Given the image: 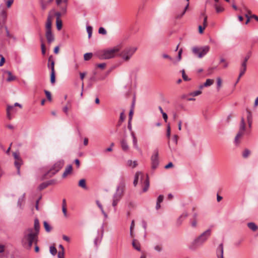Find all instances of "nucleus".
<instances>
[{
	"label": "nucleus",
	"mask_w": 258,
	"mask_h": 258,
	"mask_svg": "<svg viewBox=\"0 0 258 258\" xmlns=\"http://www.w3.org/2000/svg\"><path fill=\"white\" fill-rule=\"evenodd\" d=\"M38 241V236L33 234V229L29 228L25 229L23 233L21 240L22 246L26 249H30L33 243L36 244Z\"/></svg>",
	"instance_id": "1"
},
{
	"label": "nucleus",
	"mask_w": 258,
	"mask_h": 258,
	"mask_svg": "<svg viewBox=\"0 0 258 258\" xmlns=\"http://www.w3.org/2000/svg\"><path fill=\"white\" fill-rule=\"evenodd\" d=\"M211 234V230L208 229L197 237L191 243L189 248L195 249L202 246L208 239Z\"/></svg>",
	"instance_id": "2"
},
{
	"label": "nucleus",
	"mask_w": 258,
	"mask_h": 258,
	"mask_svg": "<svg viewBox=\"0 0 258 258\" xmlns=\"http://www.w3.org/2000/svg\"><path fill=\"white\" fill-rule=\"evenodd\" d=\"M125 187V182L124 181H121L119 183L118 186H117L115 193L113 195L112 204L113 207H115L117 205L118 202L122 198L123 195Z\"/></svg>",
	"instance_id": "3"
},
{
	"label": "nucleus",
	"mask_w": 258,
	"mask_h": 258,
	"mask_svg": "<svg viewBox=\"0 0 258 258\" xmlns=\"http://www.w3.org/2000/svg\"><path fill=\"white\" fill-rule=\"evenodd\" d=\"M120 51V47L116 46L111 49H105L101 53L99 54L98 57L100 59H110L117 56V52Z\"/></svg>",
	"instance_id": "4"
},
{
	"label": "nucleus",
	"mask_w": 258,
	"mask_h": 258,
	"mask_svg": "<svg viewBox=\"0 0 258 258\" xmlns=\"http://www.w3.org/2000/svg\"><path fill=\"white\" fill-rule=\"evenodd\" d=\"M137 50L136 47H125L121 52L117 54V56L120 57L124 61H128Z\"/></svg>",
	"instance_id": "5"
},
{
	"label": "nucleus",
	"mask_w": 258,
	"mask_h": 258,
	"mask_svg": "<svg viewBox=\"0 0 258 258\" xmlns=\"http://www.w3.org/2000/svg\"><path fill=\"white\" fill-rule=\"evenodd\" d=\"M64 163V162L63 160H60L57 161L50 169L44 174V177L46 178L53 176L63 167Z\"/></svg>",
	"instance_id": "6"
},
{
	"label": "nucleus",
	"mask_w": 258,
	"mask_h": 258,
	"mask_svg": "<svg viewBox=\"0 0 258 258\" xmlns=\"http://www.w3.org/2000/svg\"><path fill=\"white\" fill-rule=\"evenodd\" d=\"M210 50L209 46H204L199 48L198 47H194L192 49V53L197 55L199 58H202L205 56Z\"/></svg>",
	"instance_id": "7"
},
{
	"label": "nucleus",
	"mask_w": 258,
	"mask_h": 258,
	"mask_svg": "<svg viewBox=\"0 0 258 258\" xmlns=\"http://www.w3.org/2000/svg\"><path fill=\"white\" fill-rule=\"evenodd\" d=\"M158 150L156 149L153 151V154L151 157L152 168L155 169L157 168L159 165V158H158Z\"/></svg>",
	"instance_id": "8"
},
{
	"label": "nucleus",
	"mask_w": 258,
	"mask_h": 258,
	"mask_svg": "<svg viewBox=\"0 0 258 258\" xmlns=\"http://www.w3.org/2000/svg\"><path fill=\"white\" fill-rule=\"evenodd\" d=\"M7 18V13L5 10L3 9L0 10V30L6 26L5 25Z\"/></svg>",
	"instance_id": "9"
},
{
	"label": "nucleus",
	"mask_w": 258,
	"mask_h": 258,
	"mask_svg": "<svg viewBox=\"0 0 258 258\" xmlns=\"http://www.w3.org/2000/svg\"><path fill=\"white\" fill-rule=\"evenodd\" d=\"M223 253H224V247H223V243H220L219 246L217 247L216 249V254L218 258H224L223 257Z\"/></svg>",
	"instance_id": "10"
},
{
	"label": "nucleus",
	"mask_w": 258,
	"mask_h": 258,
	"mask_svg": "<svg viewBox=\"0 0 258 258\" xmlns=\"http://www.w3.org/2000/svg\"><path fill=\"white\" fill-rule=\"evenodd\" d=\"M39 229H40L39 222L38 219L37 218H36L34 220L33 234H36V235L38 236V234L39 233Z\"/></svg>",
	"instance_id": "11"
},
{
	"label": "nucleus",
	"mask_w": 258,
	"mask_h": 258,
	"mask_svg": "<svg viewBox=\"0 0 258 258\" xmlns=\"http://www.w3.org/2000/svg\"><path fill=\"white\" fill-rule=\"evenodd\" d=\"M46 38L48 43H51L54 40V37L52 31H46Z\"/></svg>",
	"instance_id": "12"
},
{
	"label": "nucleus",
	"mask_w": 258,
	"mask_h": 258,
	"mask_svg": "<svg viewBox=\"0 0 258 258\" xmlns=\"http://www.w3.org/2000/svg\"><path fill=\"white\" fill-rule=\"evenodd\" d=\"M51 26H52V22H51V16L49 15L47 18V21L46 23V31H51Z\"/></svg>",
	"instance_id": "13"
},
{
	"label": "nucleus",
	"mask_w": 258,
	"mask_h": 258,
	"mask_svg": "<svg viewBox=\"0 0 258 258\" xmlns=\"http://www.w3.org/2000/svg\"><path fill=\"white\" fill-rule=\"evenodd\" d=\"M120 145L121 149L123 151L127 152L128 150L129 147L125 139H123L120 141Z\"/></svg>",
	"instance_id": "14"
},
{
	"label": "nucleus",
	"mask_w": 258,
	"mask_h": 258,
	"mask_svg": "<svg viewBox=\"0 0 258 258\" xmlns=\"http://www.w3.org/2000/svg\"><path fill=\"white\" fill-rule=\"evenodd\" d=\"M72 170H73V167H72V165L70 164L69 165L67 166V167H66L64 172L63 173L62 175V178H65L66 177V176L72 173Z\"/></svg>",
	"instance_id": "15"
},
{
	"label": "nucleus",
	"mask_w": 258,
	"mask_h": 258,
	"mask_svg": "<svg viewBox=\"0 0 258 258\" xmlns=\"http://www.w3.org/2000/svg\"><path fill=\"white\" fill-rule=\"evenodd\" d=\"M52 59V56L51 55L48 58V62H50V64H49L48 63V65H47V67L48 68H50L51 71H55V70H54V64H55V62H54V61L53 59Z\"/></svg>",
	"instance_id": "16"
},
{
	"label": "nucleus",
	"mask_w": 258,
	"mask_h": 258,
	"mask_svg": "<svg viewBox=\"0 0 258 258\" xmlns=\"http://www.w3.org/2000/svg\"><path fill=\"white\" fill-rule=\"evenodd\" d=\"M5 73L7 74L8 75V77L7 79V82H11L16 79V77L15 76H13L10 71H5Z\"/></svg>",
	"instance_id": "17"
},
{
	"label": "nucleus",
	"mask_w": 258,
	"mask_h": 258,
	"mask_svg": "<svg viewBox=\"0 0 258 258\" xmlns=\"http://www.w3.org/2000/svg\"><path fill=\"white\" fill-rule=\"evenodd\" d=\"M144 183H145V185L143 188V191L146 192L148 190L149 187V185H150L149 179V177H148V175H146V178L144 181Z\"/></svg>",
	"instance_id": "18"
},
{
	"label": "nucleus",
	"mask_w": 258,
	"mask_h": 258,
	"mask_svg": "<svg viewBox=\"0 0 258 258\" xmlns=\"http://www.w3.org/2000/svg\"><path fill=\"white\" fill-rule=\"evenodd\" d=\"M19 160H15L14 162V164L17 169V173L18 174H20V169L21 165L22 164V159H19Z\"/></svg>",
	"instance_id": "19"
},
{
	"label": "nucleus",
	"mask_w": 258,
	"mask_h": 258,
	"mask_svg": "<svg viewBox=\"0 0 258 258\" xmlns=\"http://www.w3.org/2000/svg\"><path fill=\"white\" fill-rule=\"evenodd\" d=\"M247 227L253 231H255L258 229V226L253 222H249L247 223Z\"/></svg>",
	"instance_id": "20"
},
{
	"label": "nucleus",
	"mask_w": 258,
	"mask_h": 258,
	"mask_svg": "<svg viewBox=\"0 0 258 258\" xmlns=\"http://www.w3.org/2000/svg\"><path fill=\"white\" fill-rule=\"evenodd\" d=\"M246 70V64H241L240 70V73L239 75V79H240V78L245 74Z\"/></svg>",
	"instance_id": "21"
},
{
	"label": "nucleus",
	"mask_w": 258,
	"mask_h": 258,
	"mask_svg": "<svg viewBox=\"0 0 258 258\" xmlns=\"http://www.w3.org/2000/svg\"><path fill=\"white\" fill-rule=\"evenodd\" d=\"M246 126L244 118L242 117L241 119L239 131L244 132L245 130Z\"/></svg>",
	"instance_id": "22"
},
{
	"label": "nucleus",
	"mask_w": 258,
	"mask_h": 258,
	"mask_svg": "<svg viewBox=\"0 0 258 258\" xmlns=\"http://www.w3.org/2000/svg\"><path fill=\"white\" fill-rule=\"evenodd\" d=\"M78 186L84 189H87V187L86 183V180L84 178L80 179L78 182Z\"/></svg>",
	"instance_id": "23"
},
{
	"label": "nucleus",
	"mask_w": 258,
	"mask_h": 258,
	"mask_svg": "<svg viewBox=\"0 0 258 258\" xmlns=\"http://www.w3.org/2000/svg\"><path fill=\"white\" fill-rule=\"evenodd\" d=\"M43 226L46 232H50L52 230V227L46 221L43 222Z\"/></svg>",
	"instance_id": "24"
},
{
	"label": "nucleus",
	"mask_w": 258,
	"mask_h": 258,
	"mask_svg": "<svg viewBox=\"0 0 258 258\" xmlns=\"http://www.w3.org/2000/svg\"><path fill=\"white\" fill-rule=\"evenodd\" d=\"M132 245L133 247L138 251L141 250L140 248V244L136 241V240L134 239L132 242Z\"/></svg>",
	"instance_id": "25"
},
{
	"label": "nucleus",
	"mask_w": 258,
	"mask_h": 258,
	"mask_svg": "<svg viewBox=\"0 0 258 258\" xmlns=\"http://www.w3.org/2000/svg\"><path fill=\"white\" fill-rule=\"evenodd\" d=\"M134 105H135V99H134V100L133 101V103L132 104V108L130 110V111L129 112V114H128V120H130V121H132V119L133 118V115L134 113L133 108L134 107Z\"/></svg>",
	"instance_id": "26"
},
{
	"label": "nucleus",
	"mask_w": 258,
	"mask_h": 258,
	"mask_svg": "<svg viewBox=\"0 0 258 258\" xmlns=\"http://www.w3.org/2000/svg\"><path fill=\"white\" fill-rule=\"evenodd\" d=\"M214 7L215 8L216 11L217 13L222 12L224 10V8H223L222 7H221L220 6H219L217 4H215L214 5Z\"/></svg>",
	"instance_id": "27"
},
{
	"label": "nucleus",
	"mask_w": 258,
	"mask_h": 258,
	"mask_svg": "<svg viewBox=\"0 0 258 258\" xmlns=\"http://www.w3.org/2000/svg\"><path fill=\"white\" fill-rule=\"evenodd\" d=\"M214 83V80L210 79L206 80V82L203 84V86H205V87L210 86Z\"/></svg>",
	"instance_id": "28"
},
{
	"label": "nucleus",
	"mask_w": 258,
	"mask_h": 258,
	"mask_svg": "<svg viewBox=\"0 0 258 258\" xmlns=\"http://www.w3.org/2000/svg\"><path fill=\"white\" fill-rule=\"evenodd\" d=\"M127 163L128 166H132L133 168H135L138 165L136 161H132L131 160H128Z\"/></svg>",
	"instance_id": "29"
},
{
	"label": "nucleus",
	"mask_w": 258,
	"mask_h": 258,
	"mask_svg": "<svg viewBox=\"0 0 258 258\" xmlns=\"http://www.w3.org/2000/svg\"><path fill=\"white\" fill-rule=\"evenodd\" d=\"M50 77V82L52 84H53L55 82V71H51Z\"/></svg>",
	"instance_id": "30"
},
{
	"label": "nucleus",
	"mask_w": 258,
	"mask_h": 258,
	"mask_svg": "<svg viewBox=\"0 0 258 258\" xmlns=\"http://www.w3.org/2000/svg\"><path fill=\"white\" fill-rule=\"evenodd\" d=\"M243 135V132L241 131H239L237 134L236 136L235 137L234 139V142L236 144H237L239 143L238 139L240 137H241Z\"/></svg>",
	"instance_id": "31"
},
{
	"label": "nucleus",
	"mask_w": 258,
	"mask_h": 258,
	"mask_svg": "<svg viewBox=\"0 0 258 258\" xmlns=\"http://www.w3.org/2000/svg\"><path fill=\"white\" fill-rule=\"evenodd\" d=\"M49 251H50V253L52 255H55L57 252V249L56 248V247L53 246V245H52V246H50V247H49Z\"/></svg>",
	"instance_id": "32"
},
{
	"label": "nucleus",
	"mask_w": 258,
	"mask_h": 258,
	"mask_svg": "<svg viewBox=\"0 0 258 258\" xmlns=\"http://www.w3.org/2000/svg\"><path fill=\"white\" fill-rule=\"evenodd\" d=\"M93 56V54L91 52H87L84 54V59L85 60H90Z\"/></svg>",
	"instance_id": "33"
},
{
	"label": "nucleus",
	"mask_w": 258,
	"mask_h": 258,
	"mask_svg": "<svg viewBox=\"0 0 258 258\" xmlns=\"http://www.w3.org/2000/svg\"><path fill=\"white\" fill-rule=\"evenodd\" d=\"M56 29L58 30H60L62 28V21L61 20H56Z\"/></svg>",
	"instance_id": "34"
},
{
	"label": "nucleus",
	"mask_w": 258,
	"mask_h": 258,
	"mask_svg": "<svg viewBox=\"0 0 258 258\" xmlns=\"http://www.w3.org/2000/svg\"><path fill=\"white\" fill-rule=\"evenodd\" d=\"M140 174H141V172H137L135 174V178H134V182H133V184H134L135 186H136L137 185V184H138V180H139V175Z\"/></svg>",
	"instance_id": "35"
},
{
	"label": "nucleus",
	"mask_w": 258,
	"mask_h": 258,
	"mask_svg": "<svg viewBox=\"0 0 258 258\" xmlns=\"http://www.w3.org/2000/svg\"><path fill=\"white\" fill-rule=\"evenodd\" d=\"M251 54V52L250 51H248L247 55L245 56L244 60L241 64H246V63H247L248 60L249 59V58H250Z\"/></svg>",
	"instance_id": "36"
},
{
	"label": "nucleus",
	"mask_w": 258,
	"mask_h": 258,
	"mask_svg": "<svg viewBox=\"0 0 258 258\" xmlns=\"http://www.w3.org/2000/svg\"><path fill=\"white\" fill-rule=\"evenodd\" d=\"M25 194H24L21 197H20L18 200V206H19L20 208H21L22 203L24 201L25 199Z\"/></svg>",
	"instance_id": "37"
},
{
	"label": "nucleus",
	"mask_w": 258,
	"mask_h": 258,
	"mask_svg": "<svg viewBox=\"0 0 258 258\" xmlns=\"http://www.w3.org/2000/svg\"><path fill=\"white\" fill-rule=\"evenodd\" d=\"M250 154V151L247 149H245L242 153V157L244 158H247Z\"/></svg>",
	"instance_id": "38"
},
{
	"label": "nucleus",
	"mask_w": 258,
	"mask_h": 258,
	"mask_svg": "<svg viewBox=\"0 0 258 258\" xmlns=\"http://www.w3.org/2000/svg\"><path fill=\"white\" fill-rule=\"evenodd\" d=\"M44 92L46 95V97L47 100L49 101H51L52 100L51 93L46 90H44Z\"/></svg>",
	"instance_id": "39"
},
{
	"label": "nucleus",
	"mask_w": 258,
	"mask_h": 258,
	"mask_svg": "<svg viewBox=\"0 0 258 258\" xmlns=\"http://www.w3.org/2000/svg\"><path fill=\"white\" fill-rule=\"evenodd\" d=\"M86 29L87 33L88 34V38H90L92 36L93 28L91 26H88Z\"/></svg>",
	"instance_id": "40"
},
{
	"label": "nucleus",
	"mask_w": 258,
	"mask_h": 258,
	"mask_svg": "<svg viewBox=\"0 0 258 258\" xmlns=\"http://www.w3.org/2000/svg\"><path fill=\"white\" fill-rule=\"evenodd\" d=\"M48 186V184L46 182H44L41 183L39 185V189L40 190H43V189H45V188H46Z\"/></svg>",
	"instance_id": "41"
},
{
	"label": "nucleus",
	"mask_w": 258,
	"mask_h": 258,
	"mask_svg": "<svg viewBox=\"0 0 258 258\" xmlns=\"http://www.w3.org/2000/svg\"><path fill=\"white\" fill-rule=\"evenodd\" d=\"M181 72L182 73V77L184 81H188L190 80V79L188 78V77L186 75L185 71L183 69Z\"/></svg>",
	"instance_id": "42"
},
{
	"label": "nucleus",
	"mask_w": 258,
	"mask_h": 258,
	"mask_svg": "<svg viewBox=\"0 0 258 258\" xmlns=\"http://www.w3.org/2000/svg\"><path fill=\"white\" fill-rule=\"evenodd\" d=\"M189 6V4L187 3V5H186V6L185 7L184 9V10L183 11V12H182V13L180 15H177L176 16V18L177 19H179L181 17H182L185 14L186 10L187 9L188 7Z\"/></svg>",
	"instance_id": "43"
},
{
	"label": "nucleus",
	"mask_w": 258,
	"mask_h": 258,
	"mask_svg": "<svg viewBox=\"0 0 258 258\" xmlns=\"http://www.w3.org/2000/svg\"><path fill=\"white\" fill-rule=\"evenodd\" d=\"M40 2L41 9L43 10H45L46 9L48 4H46V2H44L43 1V0H40Z\"/></svg>",
	"instance_id": "44"
},
{
	"label": "nucleus",
	"mask_w": 258,
	"mask_h": 258,
	"mask_svg": "<svg viewBox=\"0 0 258 258\" xmlns=\"http://www.w3.org/2000/svg\"><path fill=\"white\" fill-rule=\"evenodd\" d=\"M202 93V91L200 90H197L194 92H192L189 94L190 96H192L193 97L198 96Z\"/></svg>",
	"instance_id": "45"
},
{
	"label": "nucleus",
	"mask_w": 258,
	"mask_h": 258,
	"mask_svg": "<svg viewBox=\"0 0 258 258\" xmlns=\"http://www.w3.org/2000/svg\"><path fill=\"white\" fill-rule=\"evenodd\" d=\"M60 9L61 11L62 14H65L67 11V5H66L64 6H60Z\"/></svg>",
	"instance_id": "46"
},
{
	"label": "nucleus",
	"mask_w": 258,
	"mask_h": 258,
	"mask_svg": "<svg viewBox=\"0 0 258 258\" xmlns=\"http://www.w3.org/2000/svg\"><path fill=\"white\" fill-rule=\"evenodd\" d=\"M98 32L99 34L105 35L107 33L106 30L103 27H100L99 28Z\"/></svg>",
	"instance_id": "47"
},
{
	"label": "nucleus",
	"mask_w": 258,
	"mask_h": 258,
	"mask_svg": "<svg viewBox=\"0 0 258 258\" xmlns=\"http://www.w3.org/2000/svg\"><path fill=\"white\" fill-rule=\"evenodd\" d=\"M246 111H247V121L252 120L251 112L248 109H246Z\"/></svg>",
	"instance_id": "48"
},
{
	"label": "nucleus",
	"mask_w": 258,
	"mask_h": 258,
	"mask_svg": "<svg viewBox=\"0 0 258 258\" xmlns=\"http://www.w3.org/2000/svg\"><path fill=\"white\" fill-rule=\"evenodd\" d=\"M221 84H222V80L219 77L217 79V84L218 90H219L220 88L221 87Z\"/></svg>",
	"instance_id": "49"
},
{
	"label": "nucleus",
	"mask_w": 258,
	"mask_h": 258,
	"mask_svg": "<svg viewBox=\"0 0 258 258\" xmlns=\"http://www.w3.org/2000/svg\"><path fill=\"white\" fill-rule=\"evenodd\" d=\"M124 119H125V116L124 114V111H123L120 114L119 122H120V123H122L124 121Z\"/></svg>",
	"instance_id": "50"
},
{
	"label": "nucleus",
	"mask_w": 258,
	"mask_h": 258,
	"mask_svg": "<svg viewBox=\"0 0 258 258\" xmlns=\"http://www.w3.org/2000/svg\"><path fill=\"white\" fill-rule=\"evenodd\" d=\"M166 136L168 138H169L170 137V124L169 123L167 124V126Z\"/></svg>",
	"instance_id": "51"
},
{
	"label": "nucleus",
	"mask_w": 258,
	"mask_h": 258,
	"mask_svg": "<svg viewBox=\"0 0 258 258\" xmlns=\"http://www.w3.org/2000/svg\"><path fill=\"white\" fill-rule=\"evenodd\" d=\"M163 199H164L163 195H159L157 198V203H162L163 201Z\"/></svg>",
	"instance_id": "52"
},
{
	"label": "nucleus",
	"mask_w": 258,
	"mask_h": 258,
	"mask_svg": "<svg viewBox=\"0 0 258 258\" xmlns=\"http://www.w3.org/2000/svg\"><path fill=\"white\" fill-rule=\"evenodd\" d=\"M106 66V64L105 63H99V64H96V67L97 68H99L102 70L105 68Z\"/></svg>",
	"instance_id": "53"
},
{
	"label": "nucleus",
	"mask_w": 258,
	"mask_h": 258,
	"mask_svg": "<svg viewBox=\"0 0 258 258\" xmlns=\"http://www.w3.org/2000/svg\"><path fill=\"white\" fill-rule=\"evenodd\" d=\"M0 57H1L0 67H2V66H3V64L5 62L6 59H5V57L2 54H0Z\"/></svg>",
	"instance_id": "54"
},
{
	"label": "nucleus",
	"mask_w": 258,
	"mask_h": 258,
	"mask_svg": "<svg viewBox=\"0 0 258 258\" xmlns=\"http://www.w3.org/2000/svg\"><path fill=\"white\" fill-rule=\"evenodd\" d=\"M41 48L42 54H45L46 52L45 46L44 43H42L41 44Z\"/></svg>",
	"instance_id": "55"
},
{
	"label": "nucleus",
	"mask_w": 258,
	"mask_h": 258,
	"mask_svg": "<svg viewBox=\"0 0 258 258\" xmlns=\"http://www.w3.org/2000/svg\"><path fill=\"white\" fill-rule=\"evenodd\" d=\"M13 156L15 159V160H19V159H22L19 156V153L17 152L13 153Z\"/></svg>",
	"instance_id": "56"
},
{
	"label": "nucleus",
	"mask_w": 258,
	"mask_h": 258,
	"mask_svg": "<svg viewBox=\"0 0 258 258\" xmlns=\"http://www.w3.org/2000/svg\"><path fill=\"white\" fill-rule=\"evenodd\" d=\"M114 146V144L113 143H111L110 147L106 148L105 150V152H111L112 151V147Z\"/></svg>",
	"instance_id": "57"
},
{
	"label": "nucleus",
	"mask_w": 258,
	"mask_h": 258,
	"mask_svg": "<svg viewBox=\"0 0 258 258\" xmlns=\"http://www.w3.org/2000/svg\"><path fill=\"white\" fill-rule=\"evenodd\" d=\"M163 58L168 59L170 60H172V58L167 54L164 53L162 55Z\"/></svg>",
	"instance_id": "58"
},
{
	"label": "nucleus",
	"mask_w": 258,
	"mask_h": 258,
	"mask_svg": "<svg viewBox=\"0 0 258 258\" xmlns=\"http://www.w3.org/2000/svg\"><path fill=\"white\" fill-rule=\"evenodd\" d=\"M206 27L204 26H202L201 25L199 26V32L200 34H202L204 32V30L205 29Z\"/></svg>",
	"instance_id": "59"
},
{
	"label": "nucleus",
	"mask_w": 258,
	"mask_h": 258,
	"mask_svg": "<svg viewBox=\"0 0 258 258\" xmlns=\"http://www.w3.org/2000/svg\"><path fill=\"white\" fill-rule=\"evenodd\" d=\"M133 142L134 147L136 149H138L139 148H138V144H137V138H135L134 139H133Z\"/></svg>",
	"instance_id": "60"
},
{
	"label": "nucleus",
	"mask_w": 258,
	"mask_h": 258,
	"mask_svg": "<svg viewBox=\"0 0 258 258\" xmlns=\"http://www.w3.org/2000/svg\"><path fill=\"white\" fill-rule=\"evenodd\" d=\"M14 2V0H8L6 3L7 7L9 8H10L12 4Z\"/></svg>",
	"instance_id": "61"
},
{
	"label": "nucleus",
	"mask_w": 258,
	"mask_h": 258,
	"mask_svg": "<svg viewBox=\"0 0 258 258\" xmlns=\"http://www.w3.org/2000/svg\"><path fill=\"white\" fill-rule=\"evenodd\" d=\"M178 139V136L177 135H174L172 140L175 143L176 145L177 144Z\"/></svg>",
	"instance_id": "62"
},
{
	"label": "nucleus",
	"mask_w": 258,
	"mask_h": 258,
	"mask_svg": "<svg viewBox=\"0 0 258 258\" xmlns=\"http://www.w3.org/2000/svg\"><path fill=\"white\" fill-rule=\"evenodd\" d=\"M74 163L76 165L77 168H79L80 166V160L78 159H76L74 160Z\"/></svg>",
	"instance_id": "63"
},
{
	"label": "nucleus",
	"mask_w": 258,
	"mask_h": 258,
	"mask_svg": "<svg viewBox=\"0 0 258 258\" xmlns=\"http://www.w3.org/2000/svg\"><path fill=\"white\" fill-rule=\"evenodd\" d=\"M64 252L59 251L58 252V258H64Z\"/></svg>",
	"instance_id": "64"
}]
</instances>
